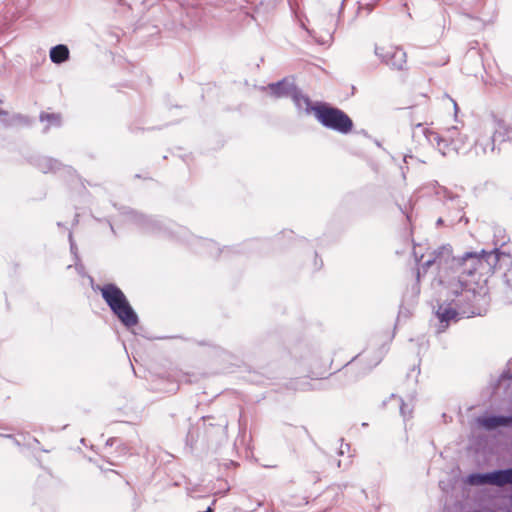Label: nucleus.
Here are the masks:
<instances>
[{"instance_id":"obj_22","label":"nucleus","mask_w":512,"mask_h":512,"mask_svg":"<svg viewBox=\"0 0 512 512\" xmlns=\"http://www.w3.org/2000/svg\"><path fill=\"white\" fill-rule=\"evenodd\" d=\"M69 239H70L71 251L74 253V252H75L76 247H75V244H74V243H73V241H72V235H71V234L69 235Z\"/></svg>"},{"instance_id":"obj_21","label":"nucleus","mask_w":512,"mask_h":512,"mask_svg":"<svg viewBox=\"0 0 512 512\" xmlns=\"http://www.w3.org/2000/svg\"><path fill=\"white\" fill-rule=\"evenodd\" d=\"M447 97H448V98L450 99V101L453 103L455 113H457L459 108H458V105H457L456 101H455L454 99L450 98L448 95H447Z\"/></svg>"},{"instance_id":"obj_6","label":"nucleus","mask_w":512,"mask_h":512,"mask_svg":"<svg viewBox=\"0 0 512 512\" xmlns=\"http://www.w3.org/2000/svg\"><path fill=\"white\" fill-rule=\"evenodd\" d=\"M505 129L506 127H500L495 131H488L484 135H481L477 138L475 143L476 154L480 152L484 155L488 153H493L495 151V137H502V140L505 141Z\"/></svg>"},{"instance_id":"obj_10","label":"nucleus","mask_w":512,"mask_h":512,"mask_svg":"<svg viewBox=\"0 0 512 512\" xmlns=\"http://www.w3.org/2000/svg\"><path fill=\"white\" fill-rule=\"evenodd\" d=\"M291 98L299 111L305 113H310L311 111L315 112L316 107L312 106L309 98L301 94L298 89H296Z\"/></svg>"},{"instance_id":"obj_26","label":"nucleus","mask_w":512,"mask_h":512,"mask_svg":"<svg viewBox=\"0 0 512 512\" xmlns=\"http://www.w3.org/2000/svg\"><path fill=\"white\" fill-rule=\"evenodd\" d=\"M177 390V387H174V388H171L169 391L173 392V391H176Z\"/></svg>"},{"instance_id":"obj_3","label":"nucleus","mask_w":512,"mask_h":512,"mask_svg":"<svg viewBox=\"0 0 512 512\" xmlns=\"http://www.w3.org/2000/svg\"><path fill=\"white\" fill-rule=\"evenodd\" d=\"M99 290L107 305L125 327L131 328L138 324V316L120 288L114 284H105Z\"/></svg>"},{"instance_id":"obj_7","label":"nucleus","mask_w":512,"mask_h":512,"mask_svg":"<svg viewBox=\"0 0 512 512\" xmlns=\"http://www.w3.org/2000/svg\"><path fill=\"white\" fill-rule=\"evenodd\" d=\"M479 426L491 431L501 426H512V416L484 415L476 419Z\"/></svg>"},{"instance_id":"obj_11","label":"nucleus","mask_w":512,"mask_h":512,"mask_svg":"<svg viewBox=\"0 0 512 512\" xmlns=\"http://www.w3.org/2000/svg\"><path fill=\"white\" fill-rule=\"evenodd\" d=\"M69 58V49L66 45L59 44L51 48L50 50V59L53 63L61 64L68 60Z\"/></svg>"},{"instance_id":"obj_18","label":"nucleus","mask_w":512,"mask_h":512,"mask_svg":"<svg viewBox=\"0 0 512 512\" xmlns=\"http://www.w3.org/2000/svg\"><path fill=\"white\" fill-rule=\"evenodd\" d=\"M441 192H443V194H444L445 196L447 195V196L449 197V200H450L451 202H455V201H456V202H457V203H456L457 207H459V208L461 207V205H460V203H459L460 201H459L458 197H452V196L450 195V193L446 190V188H441L437 193H438V194H440Z\"/></svg>"},{"instance_id":"obj_19","label":"nucleus","mask_w":512,"mask_h":512,"mask_svg":"<svg viewBox=\"0 0 512 512\" xmlns=\"http://www.w3.org/2000/svg\"><path fill=\"white\" fill-rule=\"evenodd\" d=\"M505 142H509L512 145V130L511 129H505Z\"/></svg>"},{"instance_id":"obj_28","label":"nucleus","mask_w":512,"mask_h":512,"mask_svg":"<svg viewBox=\"0 0 512 512\" xmlns=\"http://www.w3.org/2000/svg\"><path fill=\"white\" fill-rule=\"evenodd\" d=\"M510 301L512 302V299H510Z\"/></svg>"},{"instance_id":"obj_24","label":"nucleus","mask_w":512,"mask_h":512,"mask_svg":"<svg viewBox=\"0 0 512 512\" xmlns=\"http://www.w3.org/2000/svg\"><path fill=\"white\" fill-rule=\"evenodd\" d=\"M407 158H412V156L405 155V156H404V161H405V162H407Z\"/></svg>"},{"instance_id":"obj_2","label":"nucleus","mask_w":512,"mask_h":512,"mask_svg":"<svg viewBox=\"0 0 512 512\" xmlns=\"http://www.w3.org/2000/svg\"><path fill=\"white\" fill-rule=\"evenodd\" d=\"M413 137L418 140L423 138L443 156L466 152L470 147L468 134L458 126L445 128L441 133H438L422 124H417L413 130Z\"/></svg>"},{"instance_id":"obj_27","label":"nucleus","mask_w":512,"mask_h":512,"mask_svg":"<svg viewBox=\"0 0 512 512\" xmlns=\"http://www.w3.org/2000/svg\"><path fill=\"white\" fill-rule=\"evenodd\" d=\"M0 114H2V112L0 111Z\"/></svg>"},{"instance_id":"obj_16","label":"nucleus","mask_w":512,"mask_h":512,"mask_svg":"<svg viewBox=\"0 0 512 512\" xmlns=\"http://www.w3.org/2000/svg\"><path fill=\"white\" fill-rule=\"evenodd\" d=\"M400 404V413L403 416V418H409L412 414V409L409 407L408 404H405L402 399H399Z\"/></svg>"},{"instance_id":"obj_17","label":"nucleus","mask_w":512,"mask_h":512,"mask_svg":"<svg viewBox=\"0 0 512 512\" xmlns=\"http://www.w3.org/2000/svg\"><path fill=\"white\" fill-rule=\"evenodd\" d=\"M499 386H512V375L503 374L499 380Z\"/></svg>"},{"instance_id":"obj_4","label":"nucleus","mask_w":512,"mask_h":512,"mask_svg":"<svg viewBox=\"0 0 512 512\" xmlns=\"http://www.w3.org/2000/svg\"><path fill=\"white\" fill-rule=\"evenodd\" d=\"M315 116L323 126L339 133L347 134L352 130V120L338 108L318 106L315 109Z\"/></svg>"},{"instance_id":"obj_1","label":"nucleus","mask_w":512,"mask_h":512,"mask_svg":"<svg viewBox=\"0 0 512 512\" xmlns=\"http://www.w3.org/2000/svg\"><path fill=\"white\" fill-rule=\"evenodd\" d=\"M498 261L496 250L467 252L456 258L450 245H443L427 255L417 270V280L429 274L431 287L439 295L441 303L436 310L438 333L445 331L451 321L480 314L475 307L476 276L491 273Z\"/></svg>"},{"instance_id":"obj_5","label":"nucleus","mask_w":512,"mask_h":512,"mask_svg":"<svg viewBox=\"0 0 512 512\" xmlns=\"http://www.w3.org/2000/svg\"><path fill=\"white\" fill-rule=\"evenodd\" d=\"M374 54L382 63L395 70H403L407 63L406 52L400 47L375 45Z\"/></svg>"},{"instance_id":"obj_14","label":"nucleus","mask_w":512,"mask_h":512,"mask_svg":"<svg viewBox=\"0 0 512 512\" xmlns=\"http://www.w3.org/2000/svg\"><path fill=\"white\" fill-rule=\"evenodd\" d=\"M58 166H59V163L56 160H53L50 158L42 159L41 162L39 163V167L45 173H47L49 171H55L58 168Z\"/></svg>"},{"instance_id":"obj_9","label":"nucleus","mask_w":512,"mask_h":512,"mask_svg":"<svg viewBox=\"0 0 512 512\" xmlns=\"http://www.w3.org/2000/svg\"><path fill=\"white\" fill-rule=\"evenodd\" d=\"M492 485L502 487L512 484V468L491 472Z\"/></svg>"},{"instance_id":"obj_8","label":"nucleus","mask_w":512,"mask_h":512,"mask_svg":"<svg viewBox=\"0 0 512 512\" xmlns=\"http://www.w3.org/2000/svg\"><path fill=\"white\" fill-rule=\"evenodd\" d=\"M271 94L276 98L292 97L297 87L294 82L285 78L276 83H271L267 86Z\"/></svg>"},{"instance_id":"obj_15","label":"nucleus","mask_w":512,"mask_h":512,"mask_svg":"<svg viewBox=\"0 0 512 512\" xmlns=\"http://www.w3.org/2000/svg\"><path fill=\"white\" fill-rule=\"evenodd\" d=\"M140 225L147 230H155L158 226V222L147 216L141 215L138 219Z\"/></svg>"},{"instance_id":"obj_23","label":"nucleus","mask_w":512,"mask_h":512,"mask_svg":"<svg viewBox=\"0 0 512 512\" xmlns=\"http://www.w3.org/2000/svg\"><path fill=\"white\" fill-rule=\"evenodd\" d=\"M414 255L417 262H420L424 258V255H421L420 259H418L416 252H414Z\"/></svg>"},{"instance_id":"obj_12","label":"nucleus","mask_w":512,"mask_h":512,"mask_svg":"<svg viewBox=\"0 0 512 512\" xmlns=\"http://www.w3.org/2000/svg\"><path fill=\"white\" fill-rule=\"evenodd\" d=\"M468 482L471 485H492L491 472L483 474H471L468 477Z\"/></svg>"},{"instance_id":"obj_13","label":"nucleus","mask_w":512,"mask_h":512,"mask_svg":"<svg viewBox=\"0 0 512 512\" xmlns=\"http://www.w3.org/2000/svg\"><path fill=\"white\" fill-rule=\"evenodd\" d=\"M40 121L44 122L47 121L49 125L51 126H60L61 125V116L60 114L55 113H41L40 114Z\"/></svg>"},{"instance_id":"obj_25","label":"nucleus","mask_w":512,"mask_h":512,"mask_svg":"<svg viewBox=\"0 0 512 512\" xmlns=\"http://www.w3.org/2000/svg\"><path fill=\"white\" fill-rule=\"evenodd\" d=\"M441 223H442V219H441V218H439V219H438V221H437V224L439 225V224H441Z\"/></svg>"},{"instance_id":"obj_20","label":"nucleus","mask_w":512,"mask_h":512,"mask_svg":"<svg viewBox=\"0 0 512 512\" xmlns=\"http://www.w3.org/2000/svg\"><path fill=\"white\" fill-rule=\"evenodd\" d=\"M349 448H350L349 444L341 445L340 450H339V454L340 455H344L345 452H346V449L349 450Z\"/></svg>"}]
</instances>
